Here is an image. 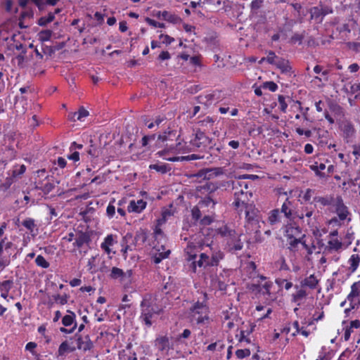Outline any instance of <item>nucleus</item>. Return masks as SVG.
I'll use <instances>...</instances> for the list:
<instances>
[{"label": "nucleus", "instance_id": "338daca9", "mask_svg": "<svg viewBox=\"0 0 360 360\" xmlns=\"http://www.w3.org/2000/svg\"><path fill=\"white\" fill-rule=\"evenodd\" d=\"M155 139V135H150V136H144L142 138L141 143L143 146H146L149 141L154 140Z\"/></svg>", "mask_w": 360, "mask_h": 360}, {"label": "nucleus", "instance_id": "f03ea898", "mask_svg": "<svg viewBox=\"0 0 360 360\" xmlns=\"http://www.w3.org/2000/svg\"><path fill=\"white\" fill-rule=\"evenodd\" d=\"M257 177L255 175H243L239 176L238 179L229 182L231 184L233 191L234 200L233 205L236 210H239L241 205H246L252 198V192L249 189V184L245 179L248 178Z\"/></svg>", "mask_w": 360, "mask_h": 360}, {"label": "nucleus", "instance_id": "39448f33", "mask_svg": "<svg viewBox=\"0 0 360 360\" xmlns=\"http://www.w3.org/2000/svg\"><path fill=\"white\" fill-rule=\"evenodd\" d=\"M204 300L202 302H196L190 308L189 314L192 321L198 324L207 323L209 320V308L204 301L206 300L207 295L203 294Z\"/></svg>", "mask_w": 360, "mask_h": 360}, {"label": "nucleus", "instance_id": "6e6552de", "mask_svg": "<svg viewBox=\"0 0 360 360\" xmlns=\"http://www.w3.org/2000/svg\"><path fill=\"white\" fill-rule=\"evenodd\" d=\"M339 127L345 142H352L356 134V130L353 124L349 120H343L340 122Z\"/></svg>", "mask_w": 360, "mask_h": 360}, {"label": "nucleus", "instance_id": "4d7b16f0", "mask_svg": "<svg viewBox=\"0 0 360 360\" xmlns=\"http://www.w3.org/2000/svg\"><path fill=\"white\" fill-rule=\"evenodd\" d=\"M278 101L279 103V105H280L279 108H280L282 112H285L287 109V107H288V104L285 102V96H283L282 95L278 96Z\"/></svg>", "mask_w": 360, "mask_h": 360}, {"label": "nucleus", "instance_id": "69168bd1", "mask_svg": "<svg viewBox=\"0 0 360 360\" xmlns=\"http://www.w3.org/2000/svg\"><path fill=\"white\" fill-rule=\"evenodd\" d=\"M298 218L302 221V224H305L304 207L301 212H295L293 219Z\"/></svg>", "mask_w": 360, "mask_h": 360}, {"label": "nucleus", "instance_id": "4be33fe9", "mask_svg": "<svg viewBox=\"0 0 360 360\" xmlns=\"http://www.w3.org/2000/svg\"><path fill=\"white\" fill-rule=\"evenodd\" d=\"M227 245L229 247L230 250H240L243 247V243L239 238V235L236 233V236L233 238H230L227 241Z\"/></svg>", "mask_w": 360, "mask_h": 360}, {"label": "nucleus", "instance_id": "412c9836", "mask_svg": "<svg viewBox=\"0 0 360 360\" xmlns=\"http://www.w3.org/2000/svg\"><path fill=\"white\" fill-rule=\"evenodd\" d=\"M217 234L221 237L225 238L228 241L230 238H233L236 236V231L233 229L229 228L227 226H222L216 229Z\"/></svg>", "mask_w": 360, "mask_h": 360}, {"label": "nucleus", "instance_id": "e2e57ef3", "mask_svg": "<svg viewBox=\"0 0 360 360\" xmlns=\"http://www.w3.org/2000/svg\"><path fill=\"white\" fill-rule=\"evenodd\" d=\"M276 283L278 285H281V283H284V285H283V288L286 290H290L292 287V283L290 282V281H288L287 280L285 279H277L276 281Z\"/></svg>", "mask_w": 360, "mask_h": 360}, {"label": "nucleus", "instance_id": "de8ad7c7", "mask_svg": "<svg viewBox=\"0 0 360 360\" xmlns=\"http://www.w3.org/2000/svg\"><path fill=\"white\" fill-rule=\"evenodd\" d=\"M207 3L212 4L214 8L219 10L226 6V0H205Z\"/></svg>", "mask_w": 360, "mask_h": 360}, {"label": "nucleus", "instance_id": "473e14b6", "mask_svg": "<svg viewBox=\"0 0 360 360\" xmlns=\"http://www.w3.org/2000/svg\"><path fill=\"white\" fill-rule=\"evenodd\" d=\"M176 139V132L173 130H168L164 131L162 134H159L158 139L162 142H166L168 141H174Z\"/></svg>", "mask_w": 360, "mask_h": 360}, {"label": "nucleus", "instance_id": "a18cd8bd", "mask_svg": "<svg viewBox=\"0 0 360 360\" xmlns=\"http://www.w3.org/2000/svg\"><path fill=\"white\" fill-rule=\"evenodd\" d=\"M26 167L24 165H15L13 169V176L18 177L25 173Z\"/></svg>", "mask_w": 360, "mask_h": 360}, {"label": "nucleus", "instance_id": "2eb2a0df", "mask_svg": "<svg viewBox=\"0 0 360 360\" xmlns=\"http://www.w3.org/2000/svg\"><path fill=\"white\" fill-rule=\"evenodd\" d=\"M90 241L91 238L88 233L79 231L76 234L75 241L73 245L78 248H81L84 245H88Z\"/></svg>", "mask_w": 360, "mask_h": 360}, {"label": "nucleus", "instance_id": "680f3d73", "mask_svg": "<svg viewBox=\"0 0 360 360\" xmlns=\"http://www.w3.org/2000/svg\"><path fill=\"white\" fill-rule=\"evenodd\" d=\"M115 207L112 205V202H110L106 209L107 216L110 219L112 218L115 214Z\"/></svg>", "mask_w": 360, "mask_h": 360}, {"label": "nucleus", "instance_id": "f704fd0d", "mask_svg": "<svg viewBox=\"0 0 360 360\" xmlns=\"http://www.w3.org/2000/svg\"><path fill=\"white\" fill-rule=\"evenodd\" d=\"M22 225L26 228L33 236L36 235L37 231L35 221L32 218H27L22 222Z\"/></svg>", "mask_w": 360, "mask_h": 360}, {"label": "nucleus", "instance_id": "49530a36", "mask_svg": "<svg viewBox=\"0 0 360 360\" xmlns=\"http://www.w3.org/2000/svg\"><path fill=\"white\" fill-rule=\"evenodd\" d=\"M201 210H203L201 207H199V205H197L196 206L193 207L191 210V215L192 219L197 221L199 219H200L201 217Z\"/></svg>", "mask_w": 360, "mask_h": 360}, {"label": "nucleus", "instance_id": "b1692460", "mask_svg": "<svg viewBox=\"0 0 360 360\" xmlns=\"http://www.w3.org/2000/svg\"><path fill=\"white\" fill-rule=\"evenodd\" d=\"M217 98H215L214 94H202L198 96V101L200 104H203L205 106H209L213 103L216 102Z\"/></svg>", "mask_w": 360, "mask_h": 360}, {"label": "nucleus", "instance_id": "dca6fc26", "mask_svg": "<svg viewBox=\"0 0 360 360\" xmlns=\"http://www.w3.org/2000/svg\"><path fill=\"white\" fill-rule=\"evenodd\" d=\"M295 288L297 291L292 295V301L297 304V306H300L303 300L307 297L308 293L305 288L295 285Z\"/></svg>", "mask_w": 360, "mask_h": 360}, {"label": "nucleus", "instance_id": "f257e3e1", "mask_svg": "<svg viewBox=\"0 0 360 360\" xmlns=\"http://www.w3.org/2000/svg\"><path fill=\"white\" fill-rule=\"evenodd\" d=\"M184 252L187 256L188 261H193L191 266L193 271L195 272L196 266L207 267L214 266L219 264V255L212 257L210 260L209 252L205 248V243H200L198 245L193 242H189L186 247Z\"/></svg>", "mask_w": 360, "mask_h": 360}, {"label": "nucleus", "instance_id": "bb28decb", "mask_svg": "<svg viewBox=\"0 0 360 360\" xmlns=\"http://www.w3.org/2000/svg\"><path fill=\"white\" fill-rule=\"evenodd\" d=\"M162 19L173 24H179L181 22V18L174 13H172L167 11H162L161 13Z\"/></svg>", "mask_w": 360, "mask_h": 360}, {"label": "nucleus", "instance_id": "8fccbe9b", "mask_svg": "<svg viewBox=\"0 0 360 360\" xmlns=\"http://www.w3.org/2000/svg\"><path fill=\"white\" fill-rule=\"evenodd\" d=\"M13 285V281L11 280H6L1 283L0 284V291H4L6 292H8L11 289Z\"/></svg>", "mask_w": 360, "mask_h": 360}, {"label": "nucleus", "instance_id": "a211bd4d", "mask_svg": "<svg viewBox=\"0 0 360 360\" xmlns=\"http://www.w3.org/2000/svg\"><path fill=\"white\" fill-rule=\"evenodd\" d=\"M258 284L255 285L258 291L264 295H268L270 300H273L274 297L271 296V289L273 287V283L270 281H265L264 283H259V281H258Z\"/></svg>", "mask_w": 360, "mask_h": 360}, {"label": "nucleus", "instance_id": "4c0bfd02", "mask_svg": "<svg viewBox=\"0 0 360 360\" xmlns=\"http://www.w3.org/2000/svg\"><path fill=\"white\" fill-rule=\"evenodd\" d=\"M215 204L216 202L210 196H207L201 200L198 205H199V207L202 209L205 207H211L212 209H214Z\"/></svg>", "mask_w": 360, "mask_h": 360}, {"label": "nucleus", "instance_id": "9b49d317", "mask_svg": "<svg viewBox=\"0 0 360 360\" xmlns=\"http://www.w3.org/2000/svg\"><path fill=\"white\" fill-rule=\"evenodd\" d=\"M360 295V285L358 281L354 282L351 285V291L347 297V300L352 305V309H359L360 307V300H356V298Z\"/></svg>", "mask_w": 360, "mask_h": 360}, {"label": "nucleus", "instance_id": "e433bc0d", "mask_svg": "<svg viewBox=\"0 0 360 360\" xmlns=\"http://www.w3.org/2000/svg\"><path fill=\"white\" fill-rule=\"evenodd\" d=\"M310 169L315 172L316 176L321 178L326 176L325 173L321 172V171L326 169V165L324 163L315 162L310 165Z\"/></svg>", "mask_w": 360, "mask_h": 360}, {"label": "nucleus", "instance_id": "c756f323", "mask_svg": "<svg viewBox=\"0 0 360 360\" xmlns=\"http://www.w3.org/2000/svg\"><path fill=\"white\" fill-rule=\"evenodd\" d=\"M161 248H162V252H160V248L158 246L155 247V248L157 250V251L159 252L158 253L155 254V255L153 257V262L155 264H159L160 262H161V261L163 259L167 258L169 256V255L170 254L169 250H165L163 245H161Z\"/></svg>", "mask_w": 360, "mask_h": 360}, {"label": "nucleus", "instance_id": "0e129e2a", "mask_svg": "<svg viewBox=\"0 0 360 360\" xmlns=\"http://www.w3.org/2000/svg\"><path fill=\"white\" fill-rule=\"evenodd\" d=\"M304 37V34L296 33L291 37V41L294 44L298 43L300 44H302Z\"/></svg>", "mask_w": 360, "mask_h": 360}, {"label": "nucleus", "instance_id": "5701e85b", "mask_svg": "<svg viewBox=\"0 0 360 360\" xmlns=\"http://www.w3.org/2000/svg\"><path fill=\"white\" fill-rule=\"evenodd\" d=\"M360 328V321L358 319L353 320L349 323V325L346 327L345 333H344V339L345 341H348L350 338L351 334L354 332V329H357Z\"/></svg>", "mask_w": 360, "mask_h": 360}, {"label": "nucleus", "instance_id": "1a4fd4ad", "mask_svg": "<svg viewBox=\"0 0 360 360\" xmlns=\"http://www.w3.org/2000/svg\"><path fill=\"white\" fill-rule=\"evenodd\" d=\"M311 19L315 20L318 22H321L323 18L333 13V9L327 6L320 4L317 6L312 7L309 11Z\"/></svg>", "mask_w": 360, "mask_h": 360}, {"label": "nucleus", "instance_id": "7c9ffc66", "mask_svg": "<svg viewBox=\"0 0 360 360\" xmlns=\"http://www.w3.org/2000/svg\"><path fill=\"white\" fill-rule=\"evenodd\" d=\"M281 220L280 210L278 209H274L269 212L268 216V223L273 226L278 223Z\"/></svg>", "mask_w": 360, "mask_h": 360}, {"label": "nucleus", "instance_id": "864d4df0", "mask_svg": "<svg viewBox=\"0 0 360 360\" xmlns=\"http://www.w3.org/2000/svg\"><path fill=\"white\" fill-rule=\"evenodd\" d=\"M146 22L149 25H150V26H152L153 27H160V28H165V25L164 23L157 22L155 20L151 19L150 18H146Z\"/></svg>", "mask_w": 360, "mask_h": 360}, {"label": "nucleus", "instance_id": "72a5a7b5", "mask_svg": "<svg viewBox=\"0 0 360 360\" xmlns=\"http://www.w3.org/2000/svg\"><path fill=\"white\" fill-rule=\"evenodd\" d=\"M202 158H204V155L191 154V155H189L187 156H183V157L169 158H167V160L169 161H171V162H176V161H179V160L190 161V160H200Z\"/></svg>", "mask_w": 360, "mask_h": 360}, {"label": "nucleus", "instance_id": "4468645a", "mask_svg": "<svg viewBox=\"0 0 360 360\" xmlns=\"http://www.w3.org/2000/svg\"><path fill=\"white\" fill-rule=\"evenodd\" d=\"M294 202L287 198L281 205L280 212L283 213L286 219L289 220L293 219Z\"/></svg>", "mask_w": 360, "mask_h": 360}, {"label": "nucleus", "instance_id": "a19ab883", "mask_svg": "<svg viewBox=\"0 0 360 360\" xmlns=\"http://www.w3.org/2000/svg\"><path fill=\"white\" fill-rule=\"evenodd\" d=\"M149 168L160 172L161 174H165L169 170V168L166 164H153L150 165Z\"/></svg>", "mask_w": 360, "mask_h": 360}, {"label": "nucleus", "instance_id": "f8f14e48", "mask_svg": "<svg viewBox=\"0 0 360 360\" xmlns=\"http://www.w3.org/2000/svg\"><path fill=\"white\" fill-rule=\"evenodd\" d=\"M75 337L77 338V349L86 352L93 348L94 343L88 335L82 337V335L76 334Z\"/></svg>", "mask_w": 360, "mask_h": 360}, {"label": "nucleus", "instance_id": "20e7f679", "mask_svg": "<svg viewBox=\"0 0 360 360\" xmlns=\"http://www.w3.org/2000/svg\"><path fill=\"white\" fill-rule=\"evenodd\" d=\"M243 210L245 213L246 223L245 228L246 232L248 233H259L260 228L259 210L252 202L250 203L249 202L246 205H241L240 208L236 210L241 212Z\"/></svg>", "mask_w": 360, "mask_h": 360}, {"label": "nucleus", "instance_id": "58836bf2", "mask_svg": "<svg viewBox=\"0 0 360 360\" xmlns=\"http://www.w3.org/2000/svg\"><path fill=\"white\" fill-rule=\"evenodd\" d=\"M276 65L278 67V68H279L281 70V72L284 73H288L291 70V67L290 65L289 62L284 59L278 60L276 62Z\"/></svg>", "mask_w": 360, "mask_h": 360}, {"label": "nucleus", "instance_id": "3c124183", "mask_svg": "<svg viewBox=\"0 0 360 360\" xmlns=\"http://www.w3.org/2000/svg\"><path fill=\"white\" fill-rule=\"evenodd\" d=\"M75 116H77V120L82 121L84 118L89 115V112L83 107L80 108L79 110L75 113Z\"/></svg>", "mask_w": 360, "mask_h": 360}, {"label": "nucleus", "instance_id": "09e8293b", "mask_svg": "<svg viewBox=\"0 0 360 360\" xmlns=\"http://www.w3.org/2000/svg\"><path fill=\"white\" fill-rule=\"evenodd\" d=\"M35 263L37 266L46 269L49 266V263L42 255H38L35 259Z\"/></svg>", "mask_w": 360, "mask_h": 360}, {"label": "nucleus", "instance_id": "aec40b11", "mask_svg": "<svg viewBox=\"0 0 360 360\" xmlns=\"http://www.w3.org/2000/svg\"><path fill=\"white\" fill-rule=\"evenodd\" d=\"M305 224L311 228L316 226V214L313 210L304 207Z\"/></svg>", "mask_w": 360, "mask_h": 360}, {"label": "nucleus", "instance_id": "79ce46f5", "mask_svg": "<svg viewBox=\"0 0 360 360\" xmlns=\"http://www.w3.org/2000/svg\"><path fill=\"white\" fill-rule=\"evenodd\" d=\"M55 19V15L52 13H49L47 16L41 17L38 21V25L45 26L48 23L51 22Z\"/></svg>", "mask_w": 360, "mask_h": 360}, {"label": "nucleus", "instance_id": "f3484780", "mask_svg": "<svg viewBox=\"0 0 360 360\" xmlns=\"http://www.w3.org/2000/svg\"><path fill=\"white\" fill-rule=\"evenodd\" d=\"M146 202L143 200H138L136 201L133 200L130 201L127 210L129 212L140 213L146 208Z\"/></svg>", "mask_w": 360, "mask_h": 360}, {"label": "nucleus", "instance_id": "cd10ccee", "mask_svg": "<svg viewBox=\"0 0 360 360\" xmlns=\"http://www.w3.org/2000/svg\"><path fill=\"white\" fill-rule=\"evenodd\" d=\"M360 263V255L358 254H353L348 259L349 265V270L351 273H354L358 269Z\"/></svg>", "mask_w": 360, "mask_h": 360}, {"label": "nucleus", "instance_id": "c03bdc74", "mask_svg": "<svg viewBox=\"0 0 360 360\" xmlns=\"http://www.w3.org/2000/svg\"><path fill=\"white\" fill-rule=\"evenodd\" d=\"M51 36L52 31L50 30H43L39 33V39L41 41H47L50 40Z\"/></svg>", "mask_w": 360, "mask_h": 360}, {"label": "nucleus", "instance_id": "37998d69", "mask_svg": "<svg viewBox=\"0 0 360 360\" xmlns=\"http://www.w3.org/2000/svg\"><path fill=\"white\" fill-rule=\"evenodd\" d=\"M124 276V271L117 267H113L111 270L110 277L113 279L120 278L121 280Z\"/></svg>", "mask_w": 360, "mask_h": 360}, {"label": "nucleus", "instance_id": "ea45409f", "mask_svg": "<svg viewBox=\"0 0 360 360\" xmlns=\"http://www.w3.org/2000/svg\"><path fill=\"white\" fill-rule=\"evenodd\" d=\"M52 298L56 303H58L61 305H65V304L68 303L69 295L67 294H63L62 295L59 294H56L52 295Z\"/></svg>", "mask_w": 360, "mask_h": 360}, {"label": "nucleus", "instance_id": "052dcab7", "mask_svg": "<svg viewBox=\"0 0 360 360\" xmlns=\"http://www.w3.org/2000/svg\"><path fill=\"white\" fill-rule=\"evenodd\" d=\"M210 172V179L213 177V176H219L221 174H223V170L221 168H219V167H216V168H212V169H208Z\"/></svg>", "mask_w": 360, "mask_h": 360}, {"label": "nucleus", "instance_id": "13d9d810", "mask_svg": "<svg viewBox=\"0 0 360 360\" xmlns=\"http://www.w3.org/2000/svg\"><path fill=\"white\" fill-rule=\"evenodd\" d=\"M159 38L162 39V43L166 45H169L174 41V39L167 34H161Z\"/></svg>", "mask_w": 360, "mask_h": 360}, {"label": "nucleus", "instance_id": "6e6d98bb", "mask_svg": "<svg viewBox=\"0 0 360 360\" xmlns=\"http://www.w3.org/2000/svg\"><path fill=\"white\" fill-rule=\"evenodd\" d=\"M236 355L238 359H243L250 355V351L248 349H238L236 352Z\"/></svg>", "mask_w": 360, "mask_h": 360}, {"label": "nucleus", "instance_id": "bf43d9fd", "mask_svg": "<svg viewBox=\"0 0 360 360\" xmlns=\"http://www.w3.org/2000/svg\"><path fill=\"white\" fill-rule=\"evenodd\" d=\"M210 171L208 169H201L197 174H195V176L198 178H202L203 179H210Z\"/></svg>", "mask_w": 360, "mask_h": 360}, {"label": "nucleus", "instance_id": "423d86ee", "mask_svg": "<svg viewBox=\"0 0 360 360\" xmlns=\"http://www.w3.org/2000/svg\"><path fill=\"white\" fill-rule=\"evenodd\" d=\"M285 236L287 238L289 249L293 251L295 250L301 240L305 238L301 228L294 223H288L285 225Z\"/></svg>", "mask_w": 360, "mask_h": 360}, {"label": "nucleus", "instance_id": "c9c22d12", "mask_svg": "<svg viewBox=\"0 0 360 360\" xmlns=\"http://www.w3.org/2000/svg\"><path fill=\"white\" fill-rule=\"evenodd\" d=\"M114 244V237L113 235L110 234L108 235L104 241L101 243V248L107 253L110 254L111 252L110 246Z\"/></svg>", "mask_w": 360, "mask_h": 360}, {"label": "nucleus", "instance_id": "0eeeda50", "mask_svg": "<svg viewBox=\"0 0 360 360\" xmlns=\"http://www.w3.org/2000/svg\"><path fill=\"white\" fill-rule=\"evenodd\" d=\"M212 139L200 130L197 131L194 138L190 141L191 145L201 152H206L207 149L212 148Z\"/></svg>", "mask_w": 360, "mask_h": 360}, {"label": "nucleus", "instance_id": "393cba45", "mask_svg": "<svg viewBox=\"0 0 360 360\" xmlns=\"http://www.w3.org/2000/svg\"><path fill=\"white\" fill-rule=\"evenodd\" d=\"M205 248L207 252H209L210 260L212 259V257H215V255H219V262L224 258V253L218 249L217 247L214 248L211 243H205Z\"/></svg>", "mask_w": 360, "mask_h": 360}, {"label": "nucleus", "instance_id": "5fc2aeb1", "mask_svg": "<svg viewBox=\"0 0 360 360\" xmlns=\"http://www.w3.org/2000/svg\"><path fill=\"white\" fill-rule=\"evenodd\" d=\"M262 87L264 89H267L272 92H274L277 90L278 85L275 82L271 81L263 83Z\"/></svg>", "mask_w": 360, "mask_h": 360}, {"label": "nucleus", "instance_id": "603ef678", "mask_svg": "<svg viewBox=\"0 0 360 360\" xmlns=\"http://www.w3.org/2000/svg\"><path fill=\"white\" fill-rule=\"evenodd\" d=\"M276 58V56L275 53L273 51H269L267 57L266 58H262L261 59V60L259 61V63H262L263 61H264L266 60L270 64H276V62L275 61Z\"/></svg>", "mask_w": 360, "mask_h": 360}, {"label": "nucleus", "instance_id": "6ab92c4d", "mask_svg": "<svg viewBox=\"0 0 360 360\" xmlns=\"http://www.w3.org/2000/svg\"><path fill=\"white\" fill-rule=\"evenodd\" d=\"M343 243L338 238H328L326 250L329 252H339L342 249Z\"/></svg>", "mask_w": 360, "mask_h": 360}, {"label": "nucleus", "instance_id": "c85d7f7f", "mask_svg": "<svg viewBox=\"0 0 360 360\" xmlns=\"http://www.w3.org/2000/svg\"><path fill=\"white\" fill-rule=\"evenodd\" d=\"M75 350V347H71L69 345L68 342L67 341L63 342L58 349L57 352V356H65L67 353L72 352Z\"/></svg>", "mask_w": 360, "mask_h": 360}, {"label": "nucleus", "instance_id": "a878e982", "mask_svg": "<svg viewBox=\"0 0 360 360\" xmlns=\"http://www.w3.org/2000/svg\"><path fill=\"white\" fill-rule=\"evenodd\" d=\"M336 200V197L333 195L318 196L314 198V202L319 203L322 206H332Z\"/></svg>", "mask_w": 360, "mask_h": 360}, {"label": "nucleus", "instance_id": "ddd939ff", "mask_svg": "<svg viewBox=\"0 0 360 360\" xmlns=\"http://www.w3.org/2000/svg\"><path fill=\"white\" fill-rule=\"evenodd\" d=\"M320 279L315 274H311L300 281V287L315 290L319 286Z\"/></svg>", "mask_w": 360, "mask_h": 360}, {"label": "nucleus", "instance_id": "9d476101", "mask_svg": "<svg viewBox=\"0 0 360 360\" xmlns=\"http://www.w3.org/2000/svg\"><path fill=\"white\" fill-rule=\"evenodd\" d=\"M332 207L335 209V213L342 221L345 220L349 214L348 207L345 205L342 197L340 195L336 196V200Z\"/></svg>", "mask_w": 360, "mask_h": 360}, {"label": "nucleus", "instance_id": "2f4dec72", "mask_svg": "<svg viewBox=\"0 0 360 360\" xmlns=\"http://www.w3.org/2000/svg\"><path fill=\"white\" fill-rule=\"evenodd\" d=\"M68 314L65 315L62 318V323L65 327L70 326L71 325L74 326L75 323H77L75 314L70 310H68Z\"/></svg>", "mask_w": 360, "mask_h": 360}, {"label": "nucleus", "instance_id": "774afa93", "mask_svg": "<svg viewBox=\"0 0 360 360\" xmlns=\"http://www.w3.org/2000/svg\"><path fill=\"white\" fill-rule=\"evenodd\" d=\"M10 264V259L8 258H3L0 255V270L2 271L6 266Z\"/></svg>", "mask_w": 360, "mask_h": 360}, {"label": "nucleus", "instance_id": "7ed1b4c3", "mask_svg": "<svg viewBox=\"0 0 360 360\" xmlns=\"http://www.w3.org/2000/svg\"><path fill=\"white\" fill-rule=\"evenodd\" d=\"M141 315L139 319L148 328L153 324V318L162 312V308L157 304L156 299L151 295L143 297L140 304Z\"/></svg>", "mask_w": 360, "mask_h": 360}]
</instances>
